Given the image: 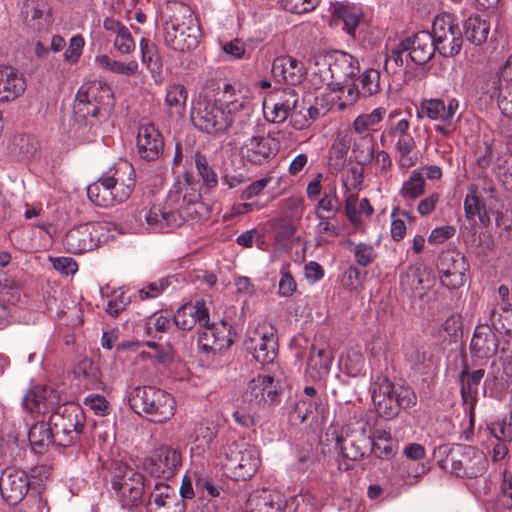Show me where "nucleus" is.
Here are the masks:
<instances>
[{
  "label": "nucleus",
  "mask_w": 512,
  "mask_h": 512,
  "mask_svg": "<svg viewBox=\"0 0 512 512\" xmlns=\"http://www.w3.org/2000/svg\"><path fill=\"white\" fill-rule=\"evenodd\" d=\"M129 405L139 415L154 423H162L174 415L175 400L166 391L154 386L135 387L129 396Z\"/></svg>",
  "instance_id": "f03ea898"
},
{
  "label": "nucleus",
  "mask_w": 512,
  "mask_h": 512,
  "mask_svg": "<svg viewBox=\"0 0 512 512\" xmlns=\"http://www.w3.org/2000/svg\"><path fill=\"white\" fill-rule=\"evenodd\" d=\"M246 350L260 363H271L277 355V337L272 331L255 329L245 339Z\"/></svg>",
  "instance_id": "a211bd4d"
},
{
  "label": "nucleus",
  "mask_w": 512,
  "mask_h": 512,
  "mask_svg": "<svg viewBox=\"0 0 512 512\" xmlns=\"http://www.w3.org/2000/svg\"><path fill=\"white\" fill-rule=\"evenodd\" d=\"M200 340H205L202 343V348L205 350H226L233 344L231 337L230 326L225 322H221L219 325L214 323L210 324L205 328V331L200 334Z\"/></svg>",
  "instance_id": "bb28decb"
},
{
  "label": "nucleus",
  "mask_w": 512,
  "mask_h": 512,
  "mask_svg": "<svg viewBox=\"0 0 512 512\" xmlns=\"http://www.w3.org/2000/svg\"><path fill=\"white\" fill-rule=\"evenodd\" d=\"M85 422L82 408L75 403L59 404L49 416L54 445L70 447L79 441Z\"/></svg>",
  "instance_id": "7ed1b4c3"
},
{
  "label": "nucleus",
  "mask_w": 512,
  "mask_h": 512,
  "mask_svg": "<svg viewBox=\"0 0 512 512\" xmlns=\"http://www.w3.org/2000/svg\"><path fill=\"white\" fill-rule=\"evenodd\" d=\"M182 465V456L177 448L160 445L144 459L143 468L151 476L168 480Z\"/></svg>",
  "instance_id": "4468645a"
},
{
  "label": "nucleus",
  "mask_w": 512,
  "mask_h": 512,
  "mask_svg": "<svg viewBox=\"0 0 512 512\" xmlns=\"http://www.w3.org/2000/svg\"><path fill=\"white\" fill-rule=\"evenodd\" d=\"M458 109V102L451 99L447 105L440 99H429L422 103V111L434 120H440L445 124H451L456 111Z\"/></svg>",
  "instance_id": "c756f323"
},
{
  "label": "nucleus",
  "mask_w": 512,
  "mask_h": 512,
  "mask_svg": "<svg viewBox=\"0 0 512 512\" xmlns=\"http://www.w3.org/2000/svg\"><path fill=\"white\" fill-rule=\"evenodd\" d=\"M195 164L199 175L201 176L204 184L207 187L216 186L217 174L214 172L212 167L208 164V161L204 155L196 154L195 155Z\"/></svg>",
  "instance_id": "09e8293b"
},
{
  "label": "nucleus",
  "mask_w": 512,
  "mask_h": 512,
  "mask_svg": "<svg viewBox=\"0 0 512 512\" xmlns=\"http://www.w3.org/2000/svg\"><path fill=\"white\" fill-rule=\"evenodd\" d=\"M468 267L465 257L459 252L447 250L438 256L437 271L440 281L448 289H458L465 284Z\"/></svg>",
  "instance_id": "2eb2a0df"
},
{
  "label": "nucleus",
  "mask_w": 512,
  "mask_h": 512,
  "mask_svg": "<svg viewBox=\"0 0 512 512\" xmlns=\"http://www.w3.org/2000/svg\"><path fill=\"white\" fill-rule=\"evenodd\" d=\"M103 226L100 223L89 222L71 228L63 240L67 251L80 254L98 247Z\"/></svg>",
  "instance_id": "dca6fc26"
},
{
  "label": "nucleus",
  "mask_w": 512,
  "mask_h": 512,
  "mask_svg": "<svg viewBox=\"0 0 512 512\" xmlns=\"http://www.w3.org/2000/svg\"><path fill=\"white\" fill-rule=\"evenodd\" d=\"M178 187H180V197L183 203V207L185 210V216L191 215V208L198 205L200 200V194L191 187L189 177L185 176L184 182H178ZM193 212H197L196 209H193Z\"/></svg>",
  "instance_id": "a18cd8bd"
},
{
  "label": "nucleus",
  "mask_w": 512,
  "mask_h": 512,
  "mask_svg": "<svg viewBox=\"0 0 512 512\" xmlns=\"http://www.w3.org/2000/svg\"><path fill=\"white\" fill-rule=\"evenodd\" d=\"M114 46L123 54H129L135 48L133 38L125 26H119L117 29Z\"/></svg>",
  "instance_id": "5fc2aeb1"
},
{
  "label": "nucleus",
  "mask_w": 512,
  "mask_h": 512,
  "mask_svg": "<svg viewBox=\"0 0 512 512\" xmlns=\"http://www.w3.org/2000/svg\"><path fill=\"white\" fill-rule=\"evenodd\" d=\"M143 474L123 463H115L111 484L123 508L137 507L142 503L145 483Z\"/></svg>",
  "instance_id": "0eeeda50"
},
{
  "label": "nucleus",
  "mask_w": 512,
  "mask_h": 512,
  "mask_svg": "<svg viewBox=\"0 0 512 512\" xmlns=\"http://www.w3.org/2000/svg\"><path fill=\"white\" fill-rule=\"evenodd\" d=\"M355 260L361 266H368L376 258L377 254L371 245L360 243L354 250Z\"/></svg>",
  "instance_id": "052dcab7"
},
{
  "label": "nucleus",
  "mask_w": 512,
  "mask_h": 512,
  "mask_svg": "<svg viewBox=\"0 0 512 512\" xmlns=\"http://www.w3.org/2000/svg\"><path fill=\"white\" fill-rule=\"evenodd\" d=\"M462 317L460 314L450 315L442 324V330L446 333L450 342H456L462 336Z\"/></svg>",
  "instance_id": "603ef678"
},
{
  "label": "nucleus",
  "mask_w": 512,
  "mask_h": 512,
  "mask_svg": "<svg viewBox=\"0 0 512 512\" xmlns=\"http://www.w3.org/2000/svg\"><path fill=\"white\" fill-rule=\"evenodd\" d=\"M330 77L336 85H344L359 72L356 59L345 52H332L324 56Z\"/></svg>",
  "instance_id": "aec40b11"
},
{
  "label": "nucleus",
  "mask_w": 512,
  "mask_h": 512,
  "mask_svg": "<svg viewBox=\"0 0 512 512\" xmlns=\"http://www.w3.org/2000/svg\"><path fill=\"white\" fill-rule=\"evenodd\" d=\"M74 374L77 378L86 380V385L90 388L101 389L102 382L99 379V371L90 359L81 360L75 367Z\"/></svg>",
  "instance_id": "79ce46f5"
},
{
  "label": "nucleus",
  "mask_w": 512,
  "mask_h": 512,
  "mask_svg": "<svg viewBox=\"0 0 512 512\" xmlns=\"http://www.w3.org/2000/svg\"><path fill=\"white\" fill-rule=\"evenodd\" d=\"M384 113V110L375 109L369 114H362L354 120L353 128L356 132L363 133L369 127L378 124L382 120Z\"/></svg>",
  "instance_id": "8fccbe9b"
},
{
  "label": "nucleus",
  "mask_w": 512,
  "mask_h": 512,
  "mask_svg": "<svg viewBox=\"0 0 512 512\" xmlns=\"http://www.w3.org/2000/svg\"><path fill=\"white\" fill-rule=\"evenodd\" d=\"M361 93L365 97H369L379 91V73L374 69L366 70L361 78Z\"/></svg>",
  "instance_id": "3c124183"
},
{
  "label": "nucleus",
  "mask_w": 512,
  "mask_h": 512,
  "mask_svg": "<svg viewBox=\"0 0 512 512\" xmlns=\"http://www.w3.org/2000/svg\"><path fill=\"white\" fill-rule=\"evenodd\" d=\"M336 445L343 458L354 462L361 460L369 449L374 454H377V449H380L378 442L366 434L364 427L358 432L352 431L347 432L345 436H337Z\"/></svg>",
  "instance_id": "f3484780"
},
{
  "label": "nucleus",
  "mask_w": 512,
  "mask_h": 512,
  "mask_svg": "<svg viewBox=\"0 0 512 512\" xmlns=\"http://www.w3.org/2000/svg\"><path fill=\"white\" fill-rule=\"evenodd\" d=\"M332 353L328 348L317 349L313 346L308 358V367L315 372L314 377L321 378L329 373Z\"/></svg>",
  "instance_id": "e433bc0d"
},
{
  "label": "nucleus",
  "mask_w": 512,
  "mask_h": 512,
  "mask_svg": "<svg viewBox=\"0 0 512 512\" xmlns=\"http://www.w3.org/2000/svg\"><path fill=\"white\" fill-rule=\"evenodd\" d=\"M274 378L270 375H259L249 382L244 393V399L249 403L250 409L265 406L266 383L272 384Z\"/></svg>",
  "instance_id": "473e14b6"
},
{
  "label": "nucleus",
  "mask_w": 512,
  "mask_h": 512,
  "mask_svg": "<svg viewBox=\"0 0 512 512\" xmlns=\"http://www.w3.org/2000/svg\"><path fill=\"white\" fill-rule=\"evenodd\" d=\"M416 147L415 140L411 134L409 135H400L397 138L396 150L400 155L399 162L402 167H410L413 165L409 154Z\"/></svg>",
  "instance_id": "de8ad7c7"
},
{
  "label": "nucleus",
  "mask_w": 512,
  "mask_h": 512,
  "mask_svg": "<svg viewBox=\"0 0 512 512\" xmlns=\"http://www.w3.org/2000/svg\"><path fill=\"white\" fill-rule=\"evenodd\" d=\"M485 375L484 369H477L473 372H469L467 368H464L459 375L461 396L464 403H469L471 408L475 406L477 387L481 383Z\"/></svg>",
  "instance_id": "7c9ffc66"
},
{
  "label": "nucleus",
  "mask_w": 512,
  "mask_h": 512,
  "mask_svg": "<svg viewBox=\"0 0 512 512\" xmlns=\"http://www.w3.org/2000/svg\"><path fill=\"white\" fill-rule=\"evenodd\" d=\"M491 323L496 330L503 331L507 336H511L512 333V309L508 313H498L492 310Z\"/></svg>",
  "instance_id": "6e6d98bb"
},
{
  "label": "nucleus",
  "mask_w": 512,
  "mask_h": 512,
  "mask_svg": "<svg viewBox=\"0 0 512 512\" xmlns=\"http://www.w3.org/2000/svg\"><path fill=\"white\" fill-rule=\"evenodd\" d=\"M431 35L440 55L452 57L460 52L463 35L460 27L454 22L450 14L435 17Z\"/></svg>",
  "instance_id": "9b49d317"
},
{
  "label": "nucleus",
  "mask_w": 512,
  "mask_h": 512,
  "mask_svg": "<svg viewBox=\"0 0 512 512\" xmlns=\"http://www.w3.org/2000/svg\"><path fill=\"white\" fill-rule=\"evenodd\" d=\"M512 414L504 417L502 420L493 423L491 432L494 434L497 440L506 442L512 439Z\"/></svg>",
  "instance_id": "bf43d9fd"
},
{
  "label": "nucleus",
  "mask_w": 512,
  "mask_h": 512,
  "mask_svg": "<svg viewBox=\"0 0 512 512\" xmlns=\"http://www.w3.org/2000/svg\"><path fill=\"white\" fill-rule=\"evenodd\" d=\"M378 414L385 419L397 416L403 407L416 405L415 392L407 386L395 385L388 379L375 383L372 393Z\"/></svg>",
  "instance_id": "39448f33"
},
{
  "label": "nucleus",
  "mask_w": 512,
  "mask_h": 512,
  "mask_svg": "<svg viewBox=\"0 0 512 512\" xmlns=\"http://www.w3.org/2000/svg\"><path fill=\"white\" fill-rule=\"evenodd\" d=\"M341 208L336 186H329L315 207V215L320 220H329L336 216Z\"/></svg>",
  "instance_id": "72a5a7b5"
},
{
  "label": "nucleus",
  "mask_w": 512,
  "mask_h": 512,
  "mask_svg": "<svg viewBox=\"0 0 512 512\" xmlns=\"http://www.w3.org/2000/svg\"><path fill=\"white\" fill-rule=\"evenodd\" d=\"M374 138L370 135L360 137L353 147L355 160L360 165L369 164L374 158Z\"/></svg>",
  "instance_id": "37998d69"
},
{
  "label": "nucleus",
  "mask_w": 512,
  "mask_h": 512,
  "mask_svg": "<svg viewBox=\"0 0 512 512\" xmlns=\"http://www.w3.org/2000/svg\"><path fill=\"white\" fill-rule=\"evenodd\" d=\"M189 310H192L191 304H184L174 314V323L182 330H190L195 325L193 314Z\"/></svg>",
  "instance_id": "4d7b16f0"
},
{
  "label": "nucleus",
  "mask_w": 512,
  "mask_h": 512,
  "mask_svg": "<svg viewBox=\"0 0 512 512\" xmlns=\"http://www.w3.org/2000/svg\"><path fill=\"white\" fill-rule=\"evenodd\" d=\"M180 192V187L176 183L169 191L162 210H159L160 216L166 220L167 226H179L181 220L185 218V210Z\"/></svg>",
  "instance_id": "c85d7f7f"
},
{
  "label": "nucleus",
  "mask_w": 512,
  "mask_h": 512,
  "mask_svg": "<svg viewBox=\"0 0 512 512\" xmlns=\"http://www.w3.org/2000/svg\"><path fill=\"white\" fill-rule=\"evenodd\" d=\"M491 98H496L501 113L512 119V97L506 94L499 80H493L492 86L487 90Z\"/></svg>",
  "instance_id": "c03bdc74"
},
{
  "label": "nucleus",
  "mask_w": 512,
  "mask_h": 512,
  "mask_svg": "<svg viewBox=\"0 0 512 512\" xmlns=\"http://www.w3.org/2000/svg\"><path fill=\"white\" fill-rule=\"evenodd\" d=\"M28 439L34 452L44 453L50 444L54 445V431L49 421L36 422L29 430Z\"/></svg>",
  "instance_id": "2f4dec72"
},
{
  "label": "nucleus",
  "mask_w": 512,
  "mask_h": 512,
  "mask_svg": "<svg viewBox=\"0 0 512 512\" xmlns=\"http://www.w3.org/2000/svg\"><path fill=\"white\" fill-rule=\"evenodd\" d=\"M345 214L352 224L357 225L360 223V211L356 195H349L347 197L345 201Z\"/></svg>",
  "instance_id": "69168bd1"
},
{
  "label": "nucleus",
  "mask_w": 512,
  "mask_h": 512,
  "mask_svg": "<svg viewBox=\"0 0 512 512\" xmlns=\"http://www.w3.org/2000/svg\"><path fill=\"white\" fill-rule=\"evenodd\" d=\"M333 16L335 21L339 20L343 23L348 34L354 36L361 18V12L357 8L339 5L334 8Z\"/></svg>",
  "instance_id": "58836bf2"
},
{
  "label": "nucleus",
  "mask_w": 512,
  "mask_h": 512,
  "mask_svg": "<svg viewBox=\"0 0 512 512\" xmlns=\"http://www.w3.org/2000/svg\"><path fill=\"white\" fill-rule=\"evenodd\" d=\"M130 303V297L124 292L111 299L108 304L106 311L112 316H118L120 312L125 310L127 305Z\"/></svg>",
  "instance_id": "0e129e2a"
},
{
  "label": "nucleus",
  "mask_w": 512,
  "mask_h": 512,
  "mask_svg": "<svg viewBox=\"0 0 512 512\" xmlns=\"http://www.w3.org/2000/svg\"><path fill=\"white\" fill-rule=\"evenodd\" d=\"M224 468L226 473L235 481H246L257 471L260 459L253 447L236 442L227 446Z\"/></svg>",
  "instance_id": "9d476101"
},
{
  "label": "nucleus",
  "mask_w": 512,
  "mask_h": 512,
  "mask_svg": "<svg viewBox=\"0 0 512 512\" xmlns=\"http://www.w3.org/2000/svg\"><path fill=\"white\" fill-rule=\"evenodd\" d=\"M192 310H189L193 314L195 324L198 322L201 326L207 328L209 326V314L208 309L205 306V302L198 300L195 304H191Z\"/></svg>",
  "instance_id": "338daca9"
},
{
  "label": "nucleus",
  "mask_w": 512,
  "mask_h": 512,
  "mask_svg": "<svg viewBox=\"0 0 512 512\" xmlns=\"http://www.w3.org/2000/svg\"><path fill=\"white\" fill-rule=\"evenodd\" d=\"M311 404L306 400H300L296 403L293 411L290 413V420L295 423H303L312 413Z\"/></svg>",
  "instance_id": "e2e57ef3"
},
{
  "label": "nucleus",
  "mask_w": 512,
  "mask_h": 512,
  "mask_svg": "<svg viewBox=\"0 0 512 512\" xmlns=\"http://www.w3.org/2000/svg\"><path fill=\"white\" fill-rule=\"evenodd\" d=\"M235 140L242 157L251 164L262 165L276 156L277 142L269 137L260 118L247 112L238 115L234 127Z\"/></svg>",
  "instance_id": "f257e3e1"
},
{
  "label": "nucleus",
  "mask_w": 512,
  "mask_h": 512,
  "mask_svg": "<svg viewBox=\"0 0 512 512\" xmlns=\"http://www.w3.org/2000/svg\"><path fill=\"white\" fill-rule=\"evenodd\" d=\"M432 280L430 271L427 267L416 264L410 265L407 270L400 275V286L406 292H415L429 289Z\"/></svg>",
  "instance_id": "cd10ccee"
},
{
  "label": "nucleus",
  "mask_w": 512,
  "mask_h": 512,
  "mask_svg": "<svg viewBox=\"0 0 512 512\" xmlns=\"http://www.w3.org/2000/svg\"><path fill=\"white\" fill-rule=\"evenodd\" d=\"M499 339L492 328L487 324H480L475 328L470 350L473 356L487 359L496 354Z\"/></svg>",
  "instance_id": "393cba45"
},
{
  "label": "nucleus",
  "mask_w": 512,
  "mask_h": 512,
  "mask_svg": "<svg viewBox=\"0 0 512 512\" xmlns=\"http://www.w3.org/2000/svg\"><path fill=\"white\" fill-rule=\"evenodd\" d=\"M164 39L175 51L186 52L197 48L200 27L189 9L174 14L165 22Z\"/></svg>",
  "instance_id": "423d86ee"
},
{
  "label": "nucleus",
  "mask_w": 512,
  "mask_h": 512,
  "mask_svg": "<svg viewBox=\"0 0 512 512\" xmlns=\"http://www.w3.org/2000/svg\"><path fill=\"white\" fill-rule=\"evenodd\" d=\"M280 274L279 294L284 297H290L296 291L297 284L290 272L289 265L282 266Z\"/></svg>",
  "instance_id": "13d9d810"
},
{
  "label": "nucleus",
  "mask_w": 512,
  "mask_h": 512,
  "mask_svg": "<svg viewBox=\"0 0 512 512\" xmlns=\"http://www.w3.org/2000/svg\"><path fill=\"white\" fill-rule=\"evenodd\" d=\"M187 91L181 84H175L168 88L165 103L171 109V113L182 116L185 113Z\"/></svg>",
  "instance_id": "a19ab883"
},
{
  "label": "nucleus",
  "mask_w": 512,
  "mask_h": 512,
  "mask_svg": "<svg viewBox=\"0 0 512 512\" xmlns=\"http://www.w3.org/2000/svg\"><path fill=\"white\" fill-rule=\"evenodd\" d=\"M129 170L128 178L125 181L119 176L120 170L117 169L112 176H102L95 183L87 187L88 198L96 205L101 207L113 206L127 200L135 186L134 179L131 177L133 170Z\"/></svg>",
  "instance_id": "20e7f679"
},
{
  "label": "nucleus",
  "mask_w": 512,
  "mask_h": 512,
  "mask_svg": "<svg viewBox=\"0 0 512 512\" xmlns=\"http://www.w3.org/2000/svg\"><path fill=\"white\" fill-rule=\"evenodd\" d=\"M113 104L111 88L101 81H89L81 85L76 94L74 110L83 118L98 117Z\"/></svg>",
  "instance_id": "6e6552de"
},
{
  "label": "nucleus",
  "mask_w": 512,
  "mask_h": 512,
  "mask_svg": "<svg viewBox=\"0 0 512 512\" xmlns=\"http://www.w3.org/2000/svg\"><path fill=\"white\" fill-rule=\"evenodd\" d=\"M465 36L475 45L483 44L488 37L490 26L478 15L470 16L464 23Z\"/></svg>",
  "instance_id": "c9c22d12"
},
{
  "label": "nucleus",
  "mask_w": 512,
  "mask_h": 512,
  "mask_svg": "<svg viewBox=\"0 0 512 512\" xmlns=\"http://www.w3.org/2000/svg\"><path fill=\"white\" fill-rule=\"evenodd\" d=\"M169 284V280L165 278L155 282L147 283L138 291L139 299L143 301L156 298L169 286Z\"/></svg>",
  "instance_id": "864d4df0"
},
{
  "label": "nucleus",
  "mask_w": 512,
  "mask_h": 512,
  "mask_svg": "<svg viewBox=\"0 0 512 512\" xmlns=\"http://www.w3.org/2000/svg\"><path fill=\"white\" fill-rule=\"evenodd\" d=\"M402 50H409L411 60L417 65L426 64L437 50L430 32L420 31L412 38H406L400 42Z\"/></svg>",
  "instance_id": "4be33fe9"
},
{
  "label": "nucleus",
  "mask_w": 512,
  "mask_h": 512,
  "mask_svg": "<svg viewBox=\"0 0 512 512\" xmlns=\"http://www.w3.org/2000/svg\"><path fill=\"white\" fill-rule=\"evenodd\" d=\"M84 39L81 35H76L70 39V44L64 53L65 60L75 63L82 53Z\"/></svg>",
  "instance_id": "680f3d73"
},
{
  "label": "nucleus",
  "mask_w": 512,
  "mask_h": 512,
  "mask_svg": "<svg viewBox=\"0 0 512 512\" xmlns=\"http://www.w3.org/2000/svg\"><path fill=\"white\" fill-rule=\"evenodd\" d=\"M486 458L474 448L452 449L444 460L451 473L462 478H476L485 470Z\"/></svg>",
  "instance_id": "ddd939ff"
},
{
  "label": "nucleus",
  "mask_w": 512,
  "mask_h": 512,
  "mask_svg": "<svg viewBox=\"0 0 512 512\" xmlns=\"http://www.w3.org/2000/svg\"><path fill=\"white\" fill-rule=\"evenodd\" d=\"M26 88V82L22 75L12 67L0 66V102L16 99Z\"/></svg>",
  "instance_id": "a878e982"
},
{
  "label": "nucleus",
  "mask_w": 512,
  "mask_h": 512,
  "mask_svg": "<svg viewBox=\"0 0 512 512\" xmlns=\"http://www.w3.org/2000/svg\"><path fill=\"white\" fill-rule=\"evenodd\" d=\"M247 512H279L280 504L274 501L268 491H257L249 496L246 502Z\"/></svg>",
  "instance_id": "f704fd0d"
},
{
  "label": "nucleus",
  "mask_w": 512,
  "mask_h": 512,
  "mask_svg": "<svg viewBox=\"0 0 512 512\" xmlns=\"http://www.w3.org/2000/svg\"><path fill=\"white\" fill-rule=\"evenodd\" d=\"M464 211L465 217L469 221L474 220L475 216H478L482 223L489 221L485 210V203L483 199L477 195L475 189H471V193L466 196L464 200Z\"/></svg>",
  "instance_id": "ea45409f"
},
{
  "label": "nucleus",
  "mask_w": 512,
  "mask_h": 512,
  "mask_svg": "<svg viewBox=\"0 0 512 512\" xmlns=\"http://www.w3.org/2000/svg\"><path fill=\"white\" fill-rule=\"evenodd\" d=\"M29 478L25 471L6 468L0 477V492L10 505L21 502L29 490Z\"/></svg>",
  "instance_id": "6ab92c4d"
},
{
  "label": "nucleus",
  "mask_w": 512,
  "mask_h": 512,
  "mask_svg": "<svg viewBox=\"0 0 512 512\" xmlns=\"http://www.w3.org/2000/svg\"><path fill=\"white\" fill-rule=\"evenodd\" d=\"M59 393L49 386L36 385L32 387L23 399L24 407L30 412L46 413L60 404Z\"/></svg>",
  "instance_id": "5701e85b"
},
{
  "label": "nucleus",
  "mask_w": 512,
  "mask_h": 512,
  "mask_svg": "<svg viewBox=\"0 0 512 512\" xmlns=\"http://www.w3.org/2000/svg\"><path fill=\"white\" fill-rule=\"evenodd\" d=\"M272 74L277 81L295 86L303 82L307 71L302 62L292 56L284 55L274 59Z\"/></svg>",
  "instance_id": "b1692460"
},
{
  "label": "nucleus",
  "mask_w": 512,
  "mask_h": 512,
  "mask_svg": "<svg viewBox=\"0 0 512 512\" xmlns=\"http://www.w3.org/2000/svg\"><path fill=\"white\" fill-rule=\"evenodd\" d=\"M191 120L196 128L208 134L225 132L232 124L230 111L226 113L216 102L203 100L191 113Z\"/></svg>",
  "instance_id": "f8f14e48"
},
{
  "label": "nucleus",
  "mask_w": 512,
  "mask_h": 512,
  "mask_svg": "<svg viewBox=\"0 0 512 512\" xmlns=\"http://www.w3.org/2000/svg\"><path fill=\"white\" fill-rule=\"evenodd\" d=\"M137 149L139 156L147 161H155L162 155L164 139L153 124L145 123L139 127Z\"/></svg>",
  "instance_id": "412c9836"
},
{
  "label": "nucleus",
  "mask_w": 512,
  "mask_h": 512,
  "mask_svg": "<svg viewBox=\"0 0 512 512\" xmlns=\"http://www.w3.org/2000/svg\"><path fill=\"white\" fill-rule=\"evenodd\" d=\"M493 80H499L501 87H505L506 90L508 89V86H512V54L507 59L505 65L502 67L500 75L491 78V84Z\"/></svg>",
  "instance_id": "774afa93"
},
{
  "label": "nucleus",
  "mask_w": 512,
  "mask_h": 512,
  "mask_svg": "<svg viewBox=\"0 0 512 512\" xmlns=\"http://www.w3.org/2000/svg\"><path fill=\"white\" fill-rule=\"evenodd\" d=\"M425 179L423 173L414 170L410 177L402 184L399 195L407 202H412L424 194Z\"/></svg>",
  "instance_id": "4c0bfd02"
},
{
  "label": "nucleus",
  "mask_w": 512,
  "mask_h": 512,
  "mask_svg": "<svg viewBox=\"0 0 512 512\" xmlns=\"http://www.w3.org/2000/svg\"><path fill=\"white\" fill-rule=\"evenodd\" d=\"M299 94L293 88H285L270 96L268 101L263 104L265 118L272 123H282L288 117L294 121L296 129H302L309 125L308 119L304 117V122H299L295 117L301 114L297 112Z\"/></svg>",
  "instance_id": "1a4fd4ad"
},
{
  "label": "nucleus",
  "mask_w": 512,
  "mask_h": 512,
  "mask_svg": "<svg viewBox=\"0 0 512 512\" xmlns=\"http://www.w3.org/2000/svg\"><path fill=\"white\" fill-rule=\"evenodd\" d=\"M97 62L104 69L122 75H134L138 70V64L135 61H130L129 63H122L120 61L112 60L107 55L97 57Z\"/></svg>",
  "instance_id": "49530a36"
}]
</instances>
